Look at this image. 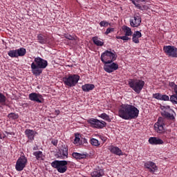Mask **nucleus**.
I'll return each instance as SVG.
<instances>
[{
	"instance_id": "obj_14",
	"label": "nucleus",
	"mask_w": 177,
	"mask_h": 177,
	"mask_svg": "<svg viewBox=\"0 0 177 177\" xmlns=\"http://www.w3.org/2000/svg\"><path fill=\"white\" fill-rule=\"evenodd\" d=\"M104 70L106 73H114L118 68V64L113 62L111 64H104Z\"/></svg>"
},
{
	"instance_id": "obj_16",
	"label": "nucleus",
	"mask_w": 177,
	"mask_h": 177,
	"mask_svg": "<svg viewBox=\"0 0 177 177\" xmlns=\"http://www.w3.org/2000/svg\"><path fill=\"white\" fill-rule=\"evenodd\" d=\"M169 86L174 90L175 94L170 96V101L173 104H177V85L174 82H170L169 83Z\"/></svg>"
},
{
	"instance_id": "obj_41",
	"label": "nucleus",
	"mask_w": 177,
	"mask_h": 177,
	"mask_svg": "<svg viewBox=\"0 0 177 177\" xmlns=\"http://www.w3.org/2000/svg\"><path fill=\"white\" fill-rule=\"evenodd\" d=\"M132 41L133 42H134V44H139V37H136L135 36H133Z\"/></svg>"
},
{
	"instance_id": "obj_18",
	"label": "nucleus",
	"mask_w": 177,
	"mask_h": 177,
	"mask_svg": "<svg viewBox=\"0 0 177 177\" xmlns=\"http://www.w3.org/2000/svg\"><path fill=\"white\" fill-rule=\"evenodd\" d=\"M24 133H25L26 138H28L29 142H32L37 133V131H35L34 130H31L30 129H26L25 130Z\"/></svg>"
},
{
	"instance_id": "obj_12",
	"label": "nucleus",
	"mask_w": 177,
	"mask_h": 177,
	"mask_svg": "<svg viewBox=\"0 0 177 177\" xmlns=\"http://www.w3.org/2000/svg\"><path fill=\"white\" fill-rule=\"evenodd\" d=\"M29 100L36 103H44V96L38 93H32L28 95Z\"/></svg>"
},
{
	"instance_id": "obj_26",
	"label": "nucleus",
	"mask_w": 177,
	"mask_h": 177,
	"mask_svg": "<svg viewBox=\"0 0 177 177\" xmlns=\"http://www.w3.org/2000/svg\"><path fill=\"white\" fill-rule=\"evenodd\" d=\"M33 156H35L37 160H44V153L41 151H37L33 152Z\"/></svg>"
},
{
	"instance_id": "obj_47",
	"label": "nucleus",
	"mask_w": 177,
	"mask_h": 177,
	"mask_svg": "<svg viewBox=\"0 0 177 177\" xmlns=\"http://www.w3.org/2000/svg\"><path fill=\"white\" fill-rule=\"evenodd\" d=\"M117 39H122V36H117Z\"/></svg>"
},
{
	"instance_id": "obj_51",
	"label": "nucleus",
	"mask_w": 177,
	"mask_h": 177,
	"mask_svg": "<svg viewBox=\"0 0 177 177\" xmlns=\"http://www.w3.org/2000/svg\"><path fill=\"white\" fill-rule=\"evenodd\" d=\"M0 139H3L1 133H0Z\"/></svg>"
},
{
	"instance_id": "obj_42",
	"label": "nucleus",
	"mask_w": 177,
	"mask_h": 177,
	"mask_svg": "<svg viewBox=\"0 0 177 177\" xmlns=\"http://www.w3.org/2000/svg\"><path fill=\"white\" fill-rule=\"evenodd\" d=\"M122 41H129L131 38H129L128 36H127V35H125L124 36H122Z\"/></svg>"
},
{
	"instance_id": "obj_13",
	"label": "nucleus",
	"mask_w": 177,
	"mask_h": 177,
	"mask_svg": "<svg viewBox=\"0 0 177 177\" xmlns=\"http://www.w3.org/2000/svg\"><path fill=\"white\" fill-rule=\"evenodd\" d=\"M164 120H162V118H159L158 119V121L154 124V130L158 133H164L165 129H164Z\"/></svg>"
},
{
	"instance_id": "obj_22",
	"label": "nucleus",
	"mask_w": 177,
	"mask_h": 177,
	"mask_svg": "<svg viewBox=\"0 0 177 177\" xmlns=\"http://www.w3.org/2000/svg\"><path fill=\"white\" fill-rule=\"evenodd\" d=\"M149 143L150 145H164V141L156 137H151L149 139Z\"/></svg>"
},
{
	"instance_id": "obj_6",
	"label": "nucleus",
	"mask_w": 177,
	"mask_h": 177,
	"mask_svg": "<svg viewBox=\"0 0 177 177\" xmlns=\"http://www.w3.org/2000/svg\"><path fill=\"white\" fill-rule=\"evenodd\" d=\"M68 164L66 160H54L51 162V167L57 169L59 174H64L67 171Z\"/></svg>"
},
{
	"instance_id": "obj_27",
	"label": "nucleus",
	"mask_w": 177,
	"mask_h": 177,
	"mask_svg": "<svg viewBox=\"0 0 177 177\" xmlns=\"http://www.w3.org/2000/svg\"><path fill=\"white\" fill-rule=\"evenodd\" d=\"M100 118H102V120H104L105 121H108V122H111V119H110V116L107 115L106 113H101L98 115Z\"/></svg>"
},
{
	"instance_id": "obj_32",
	"label": "nucleus",
	"mask_w": 177,
	"mask_h": 177,
	"mask_svg": "<svg viewBox=\"0 0 177 177\" xmlns=\"http://www.w3.org/2000/svg\"><path fill=\"white\" fill-rule=\"evenodd\" d=\"M8 118H12V120H17L19 118V114L15 113H10L8 115Z\"/></svg>"
},
{
	"instance_id": "obj_8",
	"label": "nucleus",
	"mask_w": 177,
	"mask_h": 177,
	"mask_svg": "<svg viewBox=\"0 0 177 177\" xmlns=\"http://www.w3.org/2000/svg\"><path fill=\"white\" fill-rule=\"evenodd\" d=\"M88 124H90L91 128H96L97 129H103L107 125V123L103 120L98 119L90 118L87 120Z\"/></svg>"
},
{
	"instance_id": "obj_30",
	"label": "nucleus",
	"mask_w": 177,
	"mask_h": 177,
	"mask_svg": "<svg viewBox=\"0 0 177 177\" xmlns=\"http://www.w3.org/2000/svg\"><path fill=\"white\" fill-rule=\"evenodd\" d=\"M90 143L92 146H95V147H99V146H100V142L96 138H91L90 140Z\"/></svg>"
},
{
	"instance_id": "obj_29",
	"label": "nucleus",
	"mask_w": 177,
	"mask_h": 177,
	"mask_svg": "<svg viewBox=\"0 0 177 177\" xmlns=\"http://www.w3.org/2000/svg\"><path fill=\"white\" fill-rule=\"evenodd\" d=\"M0 104L2 106H6V96L3 93L0 92Z\"/></svg>"
},
{
	"instance_id": "obj_33",
	"label": "nucleus",
	"mask_w": 177,
	"mask_h": 177,
	"mask_svg": "<svg viewBox=\"0 0 177 177\" xmlns=\"http://www.w3.org/2000/svg\"><path fill=\"white\" fill-rule=\"evenodd\" d=\"M64 38L66 39H69V41H74L75 39V35H71L70 34H65Z\"/></svg>"
},
{
	"instance_id": "obj_9",
	"label": "nucleus",
	"mask_w": 177,
	"mask_h": 177,
	"mask_svg": "<svg viewBox=\"0 0 177 177\" xmlns=\"http://www.w3.org/2000/svg\"><path fill=\"white\" fill-rule=\"evenodd\" d=\"M28 160L26 156L21 155L17 160L15 165V169L18 172H21L26 167H27Z\"/></svg>"
},
{
	"instance_id": "obj_3",
	"label": "nucleus",
	"mask_w": 177,
	"mask_h": 177,
	"mask_svg": "<svg viewBox=\"0 0 177 177\" xmlns=\"http://www.w3.org/2000/svg\"><path fill=\"white\" fill-rule=\"evenodd\" d=\"M117 53L114 50H106L104 53L101 54L100 60L102 62L103 64H111L113 62L117 60Z\"/></svg>"
},
{
	"instance_id": "obj_23",
	"label": "nucleus",
	"mask_w": 177,
	"mask_h": 177,
	"mask_svg": "<svg viewBox=\"0 0 177 177\" xmlns=\"http://www.w3.org/2000/svg\"><path fill=\"white\" fill-rule=\"evenodd\" d=\"M82 89L83 92H91L95 89V84H86L82 86Z\"/></svg>"
},
{
	"instance_id": "obj_45",
	"label": "nucleus",
	"mask_w": 177,
	"mask_h": 177,
	"mask_svg": "<svg viewBox=\"0 0 177 177\" xmlns=\"http://www.w3.org/2000/svg\"><path fill=\"white\" fill-rule=\"evenodd\" d=\"M55 114H56V115H59V114H60V111L59 110H55Z\"/></svg>"
},
{
	"instance_id": "obj_36",
	"label": "nucleus",
	"mask_w": 177,
	"mask_h": 177,
	"mask_svg": "<svg viewBox=\"0 0 177 177\" xmlns=\"http://www.w3.org/2000/svg\"><path fill=\"white\" fill-rule=\"evenodd\" d=\"M161 93H155L153 94V97H154V99H157V100H161V97H162Z\"/></svg>"
},
{
	"instance_id": "obj_7",
	"label": "nucleus",
	"mask_w": 177,
	"mask_h": 177,
	"mask_svg": "<svg viewBox=\"0 0 177 177\" xmlns=\"http://www.w3.org/2000/svg\"><path fill=\"white\" fill-rule=\"evenodd\" d=\"M161 110V115L162 117H165V118H167V120H170V121H175L176 113H175L174 110L171 109V108L169 106H162Z\"/></svg>"
},
{
	"instance_id": "obj_2",
	"label": "nucleus",
	"mask_w": 177,
	"mask_h": 177,
	"mask_svg": "<svg viewBox=\"0 0 177 177\" xmlns=\"http://www.w3.org/2000/svg\"><path fill=\"white\" fill-rule=\"evenodd\" d=\"M46 67H48V61L40 57H35L34 62L30 65L33 75H41L42 70H45Z\"/></svg>"
},
{
	"instance_id": "obj_19",
	"label": "nucleus",
	"mask_w": 177,
	"mask_h": 177,
	"mask_svg": "<svg viewBox=\"0 0 177 177\" xmlns=\"http://www.w3.org/2000/svg\"><path fill=\"white\" fill-rule=\"evenodd\" d=\"M60 158L62 160H66V158H68V148L66 145H62V148L59 150Z\"/></svg>"
},
{
	"instance_id": "obj_48",
	"label": "nucleus",
	"mask_w": 177,
	"mask_h": 177,
	"mask_svg": "<svg viewBox=\"0 0 177 177\" xmlns=\"http://www.w3.org/2000/svg\"><path fill=\"white\" fill-rule=\"evenodd\" d=\"M134 2H140V0H131V2L133 3Z\"/></svg>"
},
{
	"instance_id": "obj_28",
	"label": "nucleus",
	"mask_w": 177,
	"mask_h": 177,
	"mask_svg": "<svg viewBox=\"0 0 177 177\" xmlns=\"http://www.w3.org/2000/svg\"><path fill=\"white\" fill-rule=\"evenodd\" d=\"M92 177H102L103 176V171L102 170H95L91 173Z\"/></svg>"
},
{
	"instance_id": "obj_1",
	"label": "nucleus",
	"mask_w": 177,
	"mask_h": 177,
	"mask_svg": "<svg viewBox=\"0 0 177 177\" xmlns=\"http://www.w3.org/2000/svg\"><path fill=\"white\" fill-rule=\"evenodd\" d=\"M118 115L122 120H135L139 117V109L132 104H122L118 108Z\"/></svg>"
},
{
	"instance_id": "obj_31",
	"label": "nucleus",
	"mask_w": 177,
	"mask_h": 177,
	"mask_svg": "<svg viewBox=\"0 0 177 177\" xmlns=\"http://www.w3.org/2000/svg\"><path fill=\"white\" fill-rule=\"evenodd\" d=\"M124 31L126 36L131 37V35H132V30H131V28L124 26Z\"/></svg>"
},
{
	"instance_id": "obj_38",
	"label": "nucleus",
	"mask_w": 177,
	"mask_h": 177,
	"mask_svg": "<svg viewBox=\"0 0 177 177\" xmlns=\"http://www.w3.org/2000/svg\"><path fill=\"white\" fill-rule=\"evenodd\" d=\"M133 5H135L136 8H138V9H140V10H143V9H142V6H140V4L137 3L136 1L133 0Z\"/></svg>"
},
{
	"instance_id": "obj_40",
	"label": "nucleus",
	"mask_w": 177,
	"mask_h": 177,
	"mask_svg": "<svg viewBox=\"0 0 177 177\" xmlns=\"http://www.w3.org/2000/svg\"><path fill=\"white\" fill-rule=\"evenodd\" d=\"M169 100V97L167 95H162L161 100Z\"/></svg>"
},
{
	"instance_id": "obj_24",
	"label": "nucleus",
	"mask_w": 177,
	"mask_h": 177,
	"mask_svg": "<svg viewBox=\"0 0 177 177\" xmlns=\"http://www.w3.org/2000/svg\"><path fill=\"white\" fill-rule=\"evenodd\" d=\"M72 157L75 158V160H83L84 158H86L88 156L85 153H80L77 152H73L72 153Z\"/></svg>"
},
{
	"instance_id": "obj_50",
	"label": "nucleus",
	"mask_w": 177,
	"mask_h": 177,
	"mask_svg": "<svg viewBox=\"0 0 177 177\" xmlns=\"http://www.w3.org/2000/svg\"><path fill=\"white\" fill-rule=\"evenodd\" d=\"M146 0H140V2H145Z\"/></svg>"
},
{
	"instance_id": "obj_46",
	"label": "nucleus",
	"mask_w": 177,
	"mask_h": 177,
	"mask_svg": "<svg viewBox=\"0 0 177 177\" xmlns=\"http://www.w3.org/2000/svg\"><path fill=\"white\" fill-rule=\"evenodd\" d=\"M7 135H15L13 132H6Z\"/></svg>"
},
{
	"instance_id": "obj_10",
	"label": "nucleus",
	"mask_w": 177,
	"mask_h": 177,
	"mask_svg": "<svg viewBox=\"0 0 177 177\" xmlns=\"http://www.w3.org/2000/svg\"><path fill=\"white\" fill-rule=\"evenodd\" d=\"M26 53H27V50L24 48H20L16 50H11L8 51V55L10 57H19L26 56Z\"/></svg>"
},
{
	"instance_id": "obj_5",
	"label": "nucleus",
	"mask_w": 177,
	"mask_h": 177,
	"mask_svg": "<svg viewBox=\"0 0 177 177\" xmlns=\"http://www.w3.org/2000/svg\"><path fill=\"white\" fill-rule=\"evenodd\" d=\"M129 88L139 95L145 86V81L139 79H129L128 81Z\"/></svg>"
},
{
	"instance_id": "obj_20",
	"label": "nucleus",
	"mask_w": 177,
	"mask_h": 177,
	"mask_svg": "<svg viewBox=\"0 0 177 177\" xmlns=\"http://www.w3.org/2000/svg\"><path fill=\"white\" fill-rule=\"evenodd\" d=\"M37 38L39 44H41V45H45V44H48V42H49V37L48 35L39 34L37 35Z\"/></svg>"
},
{
	"instance_id": "obj_17",
	"label": "nucleus",
	"mask_w": 177,
	"mask_h": 177,
	"mask_svg": "<svg viewBox=\"0 0 177 177\" xmlns=\"http://www.w3.org/2000/svg\"><path fill=\"white\" fill-rule=\"evenodd\" d=\"M142 23V17H140V15L135 14L133 17L130 19V25L132 27H139L140 26V24Z\"/></svg>"
},
{
	"instance_id": "obj_4",
	"label": "nucleus",
	"mask_w": 177,
	"mask_h": 177,
	"mask_svg": "<svg viewBox=\"0 0 177 177\" xmlns=\"http://www.w3.org/2000/svg\"><path fill=\"white\" fill-rule=\"evenodd\" d=\"M80 78V75L77 74H69L62 78V82L67 88H73L77 86Z\"/></svg>"
},
{
	"instance_id": "obj_35",
	"label": "nucleus",
	"mask_w": 177,
	"mask_h": 177,
	"mask_svg": "<svg viewBox=\"0 0 177 177\" xmlns=\"http://www.w3.org/2000/svg\"><path fill=\"white\" fill-rule=\"evenodd\" d=\"M133 37H136V38H142V33L140 31H135L133 34Z\"/></svg>"
},
{
	"instance_id": "obj_34",
	"label": "nucleus",
	"mask_w": 177,
	"mask_h": 177,
	"mask_svg": "<svg viewBox=\"0 0 177 177\" xmlns=\"http://www.w3.org/2000/svg\"><path fill=\"white\" fill-rule=\"evenodd\" d=\"M100 27H107L108 26H110V24H109V22H107V21H102L100 23Z\"/></svg>"
},
{
	"instance_id": "obj_43",
	"label": "nucleus",
	"mask_w": 177,
	"mask_h": 177,
	"mask_svg": "<svg viewBox=\"0 0 177 177\" xmlns=\"http://www.w3.org/2000/svg\"><path fill=\"white\" fill-rule=\"evenodd\" d=\"M100 138L101 139V140H102V142H106V140H107V138H106V137H104V136H100Z\"/></svg>"
},
{
	"instance_id": "obj_44",
	"label": "nucleus",
	"mask_w": 177,
	"mask_h": 177,
	"mask_svg": "<svg viewBox=\"0 0 177 177\" xmlns=\"http://www.w3.org/2000/svg\"><path fill=\"white\" fill-rule=\"evenodd\" d=\"M52 145H53L54 146H57V140H54L51 141Z\"/></svg>"
},
{
	"instance_id": "obj_37",
	"label": "nucleus",
	"mask_w": 177,
	"mask_h": 177,
	"mask_svg": "<svg viewBox=\"0 0 177 177\" xmlns=\"http://www.w3.org/2000/svg\"><path fill=\"white\" fill-rule=\"evenodd\" d=\"M111 32H114V28H108L105 32V35H109Z\"/></svg>"
},
{
	"instance_id": "obj_49",
	"label": "nucleus",
	"mask_w": 177,
	"mask_h": 177,
	"mask_svg": "<svg viewBox=\"0 0 177 177\" xmlns=\"http://www.w3.org/2000/svg\"><path fill=\"white\" fill-rule=\"evenodd\" d=\"M83 142L84 143H88V141L86 140V139H84Z\"/></svg>"
},
{
	"instance_id": "obj_39",
	"label": "nucleus",
	"mask_w": 177,
	"mask_h": 177,
	"mask_svg": "<svg viewBox=\"0 0 177 177\" xmlns=\"http://www.w3.org/2000/svg\"><path fill=\"white\" fill-rule=\"evenodd\" d=\"M80 140L81 139L80 138V137L75 136L73 142L74 145H78Z\"/></svg>"
},
{
	"instance_id": "obj_25",
	"label": "nucleus",
	"mask_w": 177,
	"mask_h": 177,
	"mask_svg": "<svg viewBox=\"0 0 177 177\" xmlns=\"http://www.w3.org/2000/svg\"><path fill=\"white\" fill-rule=\"evenodd\" d=\"M92 41L96 46H103L104 45V42L103 41L99 40V37H93L92 38Z\"/></svg>"
},
{
	"instance_id": "obj_15",
	"label": "nucleus",
	"mask_w": 177,
	"mask_h": 177,
	"mask_svg": "<svg viewBox=\"0 0 177 177\" xmlns=\"http://www.w3.org/2000/svg\"><path fill=\"white\" fill-rule=\"evenodd\" d=\"M144 167L151 174H154L158 169L157 165H156V163L152 161L145 162L144 163Z\"/></svg>"
},
{
	"instance_id": "obj_21",
	"label": "nucleus",
	"mask_w": 177,
	"mask_h": 177,
	"mask_svg": "<svg viewBox=\"0 0 177 177\" xmlns=\"http://www.w3.org/2000/svg\"><path fill=\"white\" fill-rule=\"evenodd\" d=\"M109 150L112 153V154H115V156H122V151L118 147L111 145Z\"/></svg>"
},
{
	"instance_id": "obj_11",
	"label": "nucleus",
	"mask_w": 177,
	"mask_h": 177,
	"mask_svg": "<svg viewBox=\"0 0 177 177\" xmlns=\"http://www.w3.org/2000/svg\"><path fill=\"white\" fill-rule=\"evenodd\" d=\"M163 51L169 57H177V48L174 46H165Z\"/></svg>"
}]
</instances>
